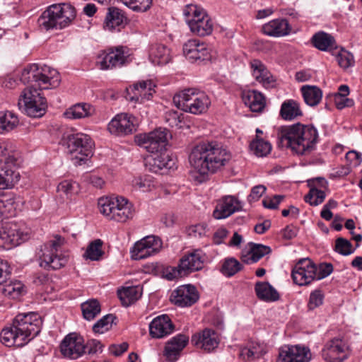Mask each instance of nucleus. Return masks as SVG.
Wrapping results in <instances>:
<instances>
[{
  "label": "nucleus",
  "mask_w": 362,
  "mask_h": 362,
  "mask_svg": "<svg viewBox=\"0 0 362 362\" xmlns=\"http://www.w3.org/2000/svg\"><path fill=\"white\" fill-rule=\"evenodd\" d=\"M279 114L284 120H293L301 117L303 112L299 103L295 100L289 99L281 104Z\"/></svg>",
  "instance_id": "obj_35"
},
{
  "label": "nucleus",
  "mask_w": 362,
  "mask_h": 362,
  "mask_svg": "<svg viewBox=\"0 0 362 362\" xmlns=\"http://www.w3.org/2000/svg\"><path fill=\"white\" fill-rule=\"evenodd\" d=\"M243 100L252 112H261L265 107L264 95L257 90L248 91L244 95Z\"/></svg>",
  "instance_id": "obj_40"
},
{
  "label": "nucleus",
  "mask_w": 362,
  "mask_h": 362,
  "mask_svg": "<svg viewBox=\"0 0 362 362\" xmlns=\"http://www.w3.org/2000/svg\"><path fill=\"white\" fill-rule=\"evenodd\" d=\"M138 121L132 115L121 113L117 115L108 124L107 129L111 134L117 136L131 134L136 131Z\"/></svg>",
  "instance_id": "obj_17"
},
{
  "label": "nucleus",
  "mask_w": 362,
  "mask_h": 362,
  "mask_svg": "<svg viewBox=\"0 0 362 362\" xmlns=\"http://www.w3.org/2000/svg\"><path fill=\"white\" fill-rule=\"evenodd\" d=\"M117 296L122 305L128 307L141 296V291L137 286H129L117 291Z\"/></svg>",
  "instance_id": "obj_42"
},
{
  "label": "nucleus",
  "mask_w": 362,
  "mask_h": 362,
  "mask_svg": "<svg viewBox=\"0 0 362 362\" xmlns=\"http://www.w3.org/2000/svg\"><path fill=\"white\" fill-rule=\"evenodd\" d=\"M149 54L152 62L158 65L165 64L170 61V50L164 45H152Z\"/></svg>",
  "instance_id": "obj_41"
},
{
  "label": "nucleus",
  "mask_w": 362,
  "mask_h": 362,
  "mask_svg": "<svg viewBox=\"0 0 362 362\" xmlns=\"http://www.w3.org/2000/svg\"><path fill=\"white\" fill-rule=\"evenodd\" d=\"M64 243V238L60 235H56L54 240L45 245L42 254L40 255V266L53 270L64 267L68 262L69 257L62 254L59 248Z\"/></svg>",
  "instance_id": "obj_11"
},
{
  "label": "nucleus",
  "mask_w": 362,
  "mask_h": 362,
  "mask_svg": "<svg viewBox=\"0 0 362 362\" xmlns=\"http://www.w3.org/2000/svg\"><path fill=\"white\" fill-rule=\"evenodd\" d=\"M278 137L282 146L289 148L297 155H307L315 148L318 133L313 125L296 124L281 127Z\"/></svg>",
  "instance_id": "obj_2"
},
{
  "label": "nucleus",
  "mask_w": 362,
  "mask_h": 362,
  "mask_svg": "<svg viewBox=\"0 0 362 362\" xmlns=\"http://www.w3.org/2000/svg\"><path fill=\"white\" fill-rule=\"evenodd\" d=\"M129 344L127 342H123L120 344H111L109 346V351L110 354L115 356H119L123 353L127 351Z\"/></svg>",
  "instance_id": "obj_62"
},
{
  "label": "nucleus",
  "mask_w": 362,
  "mask_h": 362,
  "mask_svg": "<svg viewBox=\"0 0 362 362\" xmlns=\"http://www.w3.org/2000/svg\"><path fill=\"white\" fill-rule=\"evenodd\" d=\"M250 148L256 156L263 157L271 152L272 145L259 136H256V139L250 143Z\"/></svg>",
  "instance_id": "obj_49"
},
{
  "label": "nucleus",
  "mask_w": 362,
  "mask_h": 362,
  "mask_svg": "<svg viewBox=\"0 0 362 362\" xmlns=\"http://www.w3.org/2000/svg\"><path fill=\"white\" fill-rule=\"evenodd\" d=\"M129 57L127 47H119L103 54L102 59L98 62L100 69L103 70L120 67L127 62Z\"/></svg>",
  "instance_id": "obj_27"
},
{
  "label": "nucleus",
  "mask_w": 362,
  "mask_h": 362,
  "mask_svg": "<svg viewBox=\"0 0 362 362\" xmlns=\"http://www.w3.org/2000/svg\"><path fill=\"white\" fill-rule=\"evenodd\" d=\"M173 100L177 108L194 115L204 112L211 104L206 93L195 88H187L176 93Z\"/></svg>",
  "instance_id": "obj_6"
},
{
  "label": "nucleus",
  "mask_w": 362,
  "mask_h": 362,
  "mask_svg": "<svg viewBox=\"0 0 362 362\" xmlns=\"http://www.w3.org/2000/svg\"><path fill=\"white\" fill-rule=\"evenodd\" d=\"M266 353L264 346L255 342H251L241 349L240 356L246 361L252 362L259 358Z\"/></svg>",
  "instance_id": "obj_43"
},
{
  "label": "nucleus",
  "mask_w": 362,
  "mask_h": 362,
  "mask_svg": "<svg viewBox=\"0 0 362 362\" xmlns=\"http://www.w3.org/2000/svg\"><path fill=\"white\" fill-rule=\"evenodd\" d=\"M311 42L315 47L321 51H327L336 47L334 37L323 31L315 33L313 36Z\"/></svg>",
  "instance_id": "obj_38"
},
{
  "label": "nucleus",
  "mask_w": 362,
  "mask_h": 362,
  "mask_svg": "<svg viewBox=\"0 0 362 362\" xmlns=\"http://www.w3.org/2000/svg\"><path fill=\"white\" fill-rule=\"evenodd\" d=\"M255 290L259 300L271 302L276 301L279 298V293L268 282H257Z\"/></svg>",
  "instance_id": "obj_37"
},
{
  "label": "nucleus",
  "mask_w": 362,
  "mask_h": 362,
  "mask_svg": "<svg viewBox=\"0 0 362 362\" xmlns=\"http://www.w3.org/2000/svg\"><path fill=\"white\" fill-rule=\"evenodd\" d=\"M188 341L189 337L185 334H179L173 337L165 347V356L167 360L170 362L176 361Z\"/></svg>",
  "instance_id": "obj_31"
},
{
  "label": "nucleus",
  "mask_w": 362,
  "mask_h": 362,
  "mask_svg": "<svg viewBox=\"0 0 362 362\" xmlns=\"http://www.w3.org/2000/svg\"><path fill=\"white\" fill-rule=\"evenodd\" d=\"M266 187L264 185H259L255 186L252 188L250 194L249 195V200L251 201H257L258 200L262 195L265 192Z\"/></svg>",
  "instance_id": "obj_64"
},
{
  "label": "nucleus",
  "mask_w": 362,
  "mask_h": 362,
  "mask_svg": "<svg viewBox=\"0 0 362 362\" xmlns=\"http://www.w3.org/2000/svg\"><path fill=\"white\" fill-rule=\"evenodd\" d=\"M21 160L17 152L0 146V189L12 188L19 180L17 171Z\"/></svg>",
  "instance_id": "obj_7"
},
{
  "label": "nucleus",
  "mask_w": 362,
  "mask_h": 362,
  "mask_svg": "<svg viewBox=\"0 0 362 362\" xmlns=\"http://www.w3.org/2000/svg\"><path fill=\"white\" fill-rule=\"evenodd\" d=\"M322 356L327 362L344 361L347 358L345 341L340 337L329 340L322 350Z\"/></svg>",
  "instance_id": "obj_22"
},
{
  "label": "nucleus",
  "mask_w": 362,
  "mask_h": 362,
  "mask_svg": "<svg viewBox=\"0 0 362 362\" xmlns=\"http://www.w3.org/2000/svg\"><path fill=\"white\" fill-rule=\"evenodd\" d=\"M103 244V243L100 239H96L91 242L87 247L83 257L92 261L99 260L104 254V252L102 250Z\"/></svg>",
  "instance_id": "obj_48"
},
{
  "label": "nucleus",
  "mask_w": 362,
  "mask_h": 362,
  "mask_svg": "<svg viewBox=\"0 0 362 362\" xmlns=\"http://www.w3.org/2000/svg\"><path fill=\"white\" fill-rule=\"evenodd\" d=\"M300 91L305 103L311 107L317 105L322 100V91L315 86H303Z\"/></svg>",
  "instance_id": "obj_39"
},
{
  "label": "nucleus",
  "mask_w": 362,
  "mask_h": 362,
  "mask_svg": "<svg viewBox=\"0 0 362 362\" xmlns=\"http://www.w3.org/2000/svg\"><path fill=\"white\" fill-rule=\"evenodd\" d=\"M18 117L11 112H0V134L13 129L18 124Z\"/></svg>",
  "instance_id": "obj_46"
},
{
  "label": "nucleus",
  "mask_w": 362,
  "mask_h": 362,
  "mask_svg": "<svg viewBox=\"0 0 362 362\" xmlns=\"http://www.w3.org/2000/svg\"><path fill=\"white\" fill-rule=\"evenodd\" d=\"M184 115L176 110H168L165 114V120L171 127L180 129L184 123Z\"/></svg>",
  "instance_id": "obj_52"
},
{
  "label": "nucleus",
  "mask_w": 362,
  "mask_h": 362,
  "mask_svg": "<svg viewBox=\"0 0 362 362\" xmlns=\"http://www.w3.org/2000/svg\"><path fill=\"white\" fill-rule=\"evenodd\" d=\"M322 302L323 295L320 291L316 290L310 293L308 307L309 310H314L317 307L322 305Z\"/></svg>",
  "instance_id": "obj_57"
},
{
  "label": "nucleus",
  "mask_w": 362,
  "mask_h": 362,
  "mask_svg": "<svg viewBox=\"0 0 362 362\" xmlns=\"http://www.w3.org/2000/svg\"><path fill=\"white\" fill-rule=\"evenodd\" d=\"M264 34L272 37H283L288 35L291 31V27L287 20L277 18L270 21L262 26Z\"/></svg>",
  "instance_id": "obj_33"
},
{
  "label": "nucleus",
  "mask_w": 362,
  "mask_h": 362,
  "mask_svg": "<svg viewBox=\"0 0 362 362\" xmlns=\"http://www.w3.org/2000/svg\"><path fill=\"white\" fill-rule=\"evenodd\" d=\"M346 159L351 167H357L362 161L361 154L355 151H349L346 154Z\"/></svg>",
  "instance_id": "obj_61"
},
{
  "label": "nucleus",
  "mask_w": 362,
  "mask_h": 362,
  "mask_svg": "<svg viewBox=\"0 0 362 362\" xmlns=\"http://www.w3.org/2000/svg\"><path fill=\"white\" fill-rule=\"evenodd\" d=\"M64 143L68 152L74 156L73 158L77 160L76 163L78 165L93 156L94 143L87 134L77 133L68 135L64 138Z\"/></svg>",
  "instance_id": "obj_12"
},
{
  "label": "nucleus",
  "mask_w": 362,
  "mask_h": 362,
  "mask_svg": "<svg viewBox=\"0 0 362 362\" xmlns=\"http://www.w3.org/2000/svg\"><path fill=\"white\" fill-rule=\"evenodd\" d=\"M98 204L100 212L110 220L124 223L134 216L132 204L124 197H101Z\"/></svg>",
  "instance_id": "obj_8"
},
{
  "label": "nucleus",
  "mask_w": 362,
  "mask_h": 362,
  "mask_svg": "<svg viewBox=\"0 0 362 362\" xmlns=\"http://www.w3.org/2000/svg\"><path fill=\"white\" fill-rule=\"evenodd\" d=\"M317 265L310 258L299 259L293 267L291 276L299 286H307L316 280Z\"/></svg>",
  "instance_id": "obj_14"
},
{
  "label": "nucleus",
  "mask_w": 362,
  "mask_h": 362,
  "mask_svg": "<svg viewBox=\"0 0 362 362\" xmlns=\"http://www.w3.org/2000/svg\"><path fill=\"white\" fill-rule=\"evenodd\" d=\"M334 250L344 256H347L354 252V249L351 242L344 238H338L335 240Z\"/></svg>",
  "instance_id": "obj_56"
},
{
  "label": "nucleus",
  "mask_w": 362,
  "mask_h": 362,
  "mask_svg": "<svg viewBox=\"0 0 362 362\" xmlns=\"http://www.w3.org/2000/svg\"><path fill=\"white\" fill-rule=\"evenodd\" d=\"M156 85L151 80L141 81L127 88V100L136 103H144L152 99Z\"/></svg>",
  "instance_id": "obj_18"
},
{
  "label": "nucleus",
  "mask_w": 362,
  "mask_h": 362,
  "mask_svg": "<svg viewBox=\"0 0 362 362\" xmlns=\"http://www.w3.org/2000/svg\"><path fill=\"white\" fill-rule=\"evenodd\" d=\"M325 197V192L314 186L310 187L309 192L305 196L304 200L311 206H317L324 202Z\"/></svg>",
  "instance_id": "obj_51"
},
{
  "label": "nucleus",
  "mask_w": 362,
  "mask_h": 362,
  "mask_svg": "<svg viewBox=\"0 0 362 362\" xmlns=\"http://www.w3.org/2000/svg\"><path fill=\"white\" fill-rule=\"evenodd\" d=\"M183 53L192 62L200 63L211 59V52L206 44L197 40H188L183 46Z\"/></svg>",
  "instance_id": "obj_23"
},
{
  "label": "nucleus",
  "mask_w": 362,
  "mask_h": 362,
  "mask_svg": "<svg viewBox=\"0 0 362 362\" xmlns=\"http://www.w3.org/2000/svg\"><path fill=\"white\" fill-rule=\"evenodd\" d=\"M243 269V265L235 258L226 259L222 264L221 272L228 277H230Z\"/></svg>",
  "instance_id": "obj_50"
},
{
  "label": "nucleus",
  "mask_w": 362,
  "mask_h": 362,
  "mask_svg": "<svg viewBox=\"0 0 362 362\" xmlns=\"http://www.w3.org/2000/svg\"><path fill=\"white\" fill-rule=\"evenodd\" d=\"M206 259V254L201 249H194L182 257L177 267L171 268L166 274L169 280L182 278L192 272L201 270Z\"/></svg>",
  "instance_id": "obj_10"
},
{
  "label": "nucleus",
  "mask_w": 362,
  "mask_h": 362,
  "mask_svg": "<svg viewBox=\"0 0 362 362\" xmlns=\"http://www.w3.org/2000/svg\"><path fill=\"white\" fill-rule=\"evenodd\" d=\"M334 103L339 110H341L346 107H351L354 105L353 100L340 95L334 96Z\"/></svg>",
  "instance_id": "obj_63"
},
{
  "label": "nucleus",
  "mask_w": 362,
  "mask_h": 362,
  "mask_svg": "<svg viewBox=\"0 0 362 362\" xmlns=\"http://www.w3.org/2000/svg\"><path fill=\"white\" fill-rule=\"evenodd\" d=\"M75 8L69 4H55L49 6L39 17L40 27L46 30L62 29L76 18Z\"/></svg>",
  "instance_id": "obj_4"
},
{
  "label": "nucleus",
  "mask_w": 362,
  "mask_h": 362,
  "mask_svg": "<svg viewBox=\"0 0 362 362\" xmlns=\"http://www.w3.org/2000/svg\"><path fill=\"white\" fill-rule=\"evenodd\" d=\"M135 141L151 153L165 151L167 134L165 130L156 129L148 134L136 136Z\"/></svg>",
  "instance_id": "obj_15"
},
{
  "label": "nucleus",
  "mask_w": 362,
  "mask_h": 362,
  "mask_svg": "<svg viewBox=\"0 0 362 362\" xmlns=\"http://www.w3.org/2000/svg\"><path fill=\"white\" fill-rule=\"evenodd\" d=\"M174 329V325L168 315L155 317L149 325V334L153 338H163L169 335Z\"/></svg>",
  "instance_id": "obj_30"
},
{
  "label": "nucleus",
  "mask_w": 362,
  "mask_h": 362,
  "mask_svg": "<svg viewBox=\"0 0 362 362\" xmlns=\"http://www.w3.org/2000/svg\"><path fill=\"white\" fill-rule=\"evenodd\" d=\"M161 240L159 238L151 235L146 236L136 242L131 250L134 259H142L156 254L161 247Z\"/></svg>",
  "instance_id": "obj_20"
},
{
  "label": "nucleus",
  "mask_w": 362,
  "mask_h": 362,
  "mask_svg": "<svg viewBox=\"0 0 362 362\" xmlns=\"http://www.w3.org/2000/svg\"><path fill=\"white\" fill-rule=\"evenodd\" d=\"M250 249L246 255H243L242 261L246 264H252L258 262L266 255L271 252L272 250L269 246L262 244L250 243Z\"/></svg>",
  "instance_id": "obj_36"
},
{
  "label": "nucleus",
  "mask_w": 362,
  "mask_h": 362,
  "mask_svg": "<svg viewBox=\"0 0 362 362\" xmlns=\"http://www.w3.org/2000/svg\"><path fill=\"white\" fill-rule=\"evenodd\" d=\"M310 349L300 345L284 346L279 351L277 362H309Z\"/></svg>",
  "instance_id": "obj_24"
},
{
  "label": "nucleus",
  "mask_w": 362,
  "mask_h": 362,
  "mask_svg": "<svg viewBox=\"0 0 362 362\" xmlns=\"http://www.w3.org/2000/svg\"><path fill=\"white\" fill-rule=\"evenodd\" d=\"M240 209V203L234 197L227 196L217 204L213 216L216 219L226 218Z\"/></svg>",
  "instance_id": "obj_32"
},
{
  "label": "nucleus",
  "mask_w": 362,
  "mask_h": 362,
  "mask_svg": "<svg viewBox=\"0 0 362 362\" xmlns=\"http://www.w3.org/2000/svg\"><path fill=\"white\" fill-rule=\"evenodd\" d=\"M20 102L24 104V110L30 117L38 118L42 117L47 108L46 98L42 95L36 88L26 87L21 95ZM21 104V103H19Z\"/></svg>",
  "instance_id": "obj_13"
},
{
  "label": "nucleus",
  "mask_w": 362,
  "mask_h": 362,
  "mask_svg": "<svg viewBox=\"0 0 362 362\" xmlns=\"http://www.w3.org/2000/svg\"><path fill=\"white\" fill-rule=\"evenodd\" d=\"M8 279L9 277L6 282L2 284H4L2 293L8 298H18L23 293L24 286L20 281L11 280L8 281Z\"/></svg>",
  "instance_id": "obj_45"
},
{
  "label": "nucleus",
  "mask_w": 362,
  "mask_h": 362,
  "mask_svg": "<svg viewBox=\"0 0 362 362\" xmlns=\"http://www.w3.org/2000/svg\"><path fill=\"white\" fill-rule=\"evenodd\" d=\"M125 6L135 11L145 12L151 5L152 0H120Z\"/></svg>",
  "instance_id": "obj_54"
},
{
  "label": "nucleus",
  "mask_w": 362,
  "mask_h": 362,
  "mask_svg": "<svg viewBox=\"0 0 362 362\" xmlns=\"http://www.w3.org/2000/svg\"><path fill=\"white\" fill-rule=\"evenodd\" d=\"M161 240L159 238L151 235L146 236L136 242L131 250L134 259H142L156 254L161 247Z\"/></svg>",
  "instance_id": "obj_19"
},
{
  "label": "nucleus",
  "mask_w": 362,
  "mask_h": 362,
  "mask_svg": "<svg viewBox=\"0 0 362 362\" xmlns=\"http://www.w3.org/2000/svg\"><path fill=\"white\" fill-rule=\"evenodd\" d=\"M42 320L36 313H20L12 325L1 332V341L6 346H23L40 332Z\"/></svg>",
  "instance_id": "obj_3"
},
{
  "label": "nucleus",
  "mask_w": 362,
  "mask_h": 362,
  "mask_svg": "<svg viewBox=\"0 0 362 362\" xmlns=\"http://www.w3.org/2000/svg\"><path fill=\"white\" fill-rule=\"evenodd\" d=\"M83 339L75 333L69 334L60 344L62 354L70 359H76L85 352Z\"/></svg>",
  "instance_id": "obj_25"
},
{
  "label": "nucleus",
  "mask_w": 362,
  "mask_h": 362,
  "mask_svg": "<svg viewBox=\"0 0 362 362\" xmlns=\"http://www.w3.org/2000/svg\"><path fill=\"white\" fill-rule=\"evenodd\" d=\"M11 274V271L8 262L0 258V284L6 282Z\"/></svg>",
  "instance_id": "obj_60"
},
{
  "label": "nucleus",
  "mask_w": 362,
  "mask_h": 362,
  "mask_svg": "<svg viewBox=\"0 0 362 362\" xmlns=\"http://www.w3.org/2000/svg\"><path fill=\"white\" fill-rule=\"evenodd\" d=\"M115 319H116V317L113 315H106L94 324L93 331L95 333H104L112 327V323Z\"/></svg>",
  "instance_id": "obj_53"
},
{
  "label": "nucleus",
  "mask_w": 362,
  "mask_h": 362,
  "mask_svg": "<svg viewBox=\"0 0 362 362\" xmlns=\"http://www.w3.org/2000/svg\"><path fill=\"white\" fill-rule=\"evenodd\" d=\"M21 81L23 83H30V86L42 89L57 87L60 82L59 73L57 70L47 66L39 67L36 64H30L24 69Z\"/></svg>",
  "instance_id": "obj_5"
},
{
  "label": "nucleus",
  "mask_w": 362,
  "mask_h": 362,
  "mask_svg": "<svg viewBox=\"0 0 362 362\" xmlns=\"http://www.w3.org/2000/svg\"><path fill=\"white\" fill-rule=\"evenodd\" d=\"M183 14L193 34L204 37L212 33V21L203 8L194 4H189L184 8Z\"/></svg>",
  "instance_id": "obj_9"
},
{
  "label": "nucleus",
  "mask_w": 362,
  "mask_h": 362,
  "mask_svg": "<svg viewBox=\"0 0 362 362\" xmlns=\"http://www.w3.org/2000/svg\"><path fill=\"white\" fill-rule=\"evenodd\" d=\"M126 17L124 13L117 8L110 7L106 14L104 21V28L109 30H120V28L123 26Z\"/></svg>",
  "instance_id": "obj_34"
},
{
  "label": "nucleus",
  "mask_w": 362,
  "mask_h": 362,
  "mask_svg": "<svg viewBox=\"0 0 362 362\" xmlns=\"http://www.w3.org/2000/svg\"><path fill=\"white\" fill-rule=\"evenodd\" d=\"M57 192L63 193L67 198L71 197L78 192V185L71 180H63L57 186Z\"/></svg>",
  "instance_id": "obj_55"
},
{
  "label": "nucleus",
  "mask_w": 362,
  "mask_h": 362,
  "mask_svg": "<svg viewBox=\"0 0 362 362\" xmlns=\"http://www.w3.org/2000/svg\"><path fill=\"white\" fill-rule=\"evenodd\" d=\"M175 165V159L166 151L151 153L145 158L146 170L154 173L164 174Z\"/></svg>",
  "instance_id": "obj_16"
},
{
  "label": "nucleus",
  "mask_w": 362,
  "mask_h": 362,
  "mask_svg": "<svg viewBox=\"0 0 362 362\" xmlns=\"http://www.w3.org/2000/svg\"><path fill=\"white\" fill-rule=\"evenodd\" d=\"M83 317L87 320H93L100 313V305L96 299L88 300L81 305Z\"/></svg>",
  "instance_id": "obj_47"
},
{
  "label": "nucleus",
  "mask_w": 362,
  "mask_h": 362,
  "mask_svg": "<svg viewBox=\"0 0 362 362\" xmlns=\"http://www.w3.org/2000/svg\"><path fill=\"white\" fill-rule=\"evenodd\" d=\"M93 108L91 105L83 103L77 104L65 112V115L69 119H81L92 115Z\"/></svg>",
  "instance_id": "obj_44"
},
{
  "label": "nucleus",
  "mask_w": 362,
  "mask_h": 362,
  "mask_svg": "<svg viewBox=\"0 0 362 362\" xmlns=\"http://www.w3.org/2000/svg\"><path fill=\"white\" fill-rule=\"evenodd\" d=\"M284 199L283 195H274L273 197H266L262 200V204L265 208L276 209L279 204Z\"/></svg>",
  "instance_id": "obj_59"
},
{
  "label": "nucleus",
  "mask_w": 362,
  "mask_h": 362,
  "mask_svg": "<svg viewBox=\"0 0 362 362\" xmlns=\"http://www.w3.org/2000/svg\"><path fill=\"white\" fill-rule=\"evenodd\" d=\"M232 159V153L217 141H203L196 145L189 155V161L199 174L221 172Z\"/></svg>",
  "instance_id": "obj_1"
},
{
  "label": "nucleus",
  "mask_w": 362,
  "mask_h": 362,
  "mask_svg": "<svg viewBox=\"0 0 362 362\" xmlns=\"http://www.w3.org/2000/svg\"><path fill=\"white\" fill-rule=\"evenodd\" d=\"M28 238V234L21 231L15 224L6 223L0 227V247L8 249Z\"/></svg>",
  "instance_id": "obj_21"
},
{
  "label": "nucleus",
  "mask_w": 362,
  "mask_h": 362,
  "mask_svg": "<svg viewBox=\"0 0 362 362\" xmlns=\"http://www.w3.org/2000/svg\"><path fill=\"white\" fill-rule=\"evenodd\" d=\"M250 65L253 77L264 88L270 89L276 86V78L260 60L253 59L250 62Z\"/></svg>",
  "instance_id": "obj_28"
},
{
  "label": "nucleus",
  "mask_w": 362,
  "mask_h": 362,
  "mask_svg": "<svg viewBox=\"0 0 362 362\" xmlns=\"http://www.w3.org/2000/svg\"><path fill=\"white\" fill-rule=\"evenodd\" d=\"M191 341L193 345L207 352L214 351L219 344L218 334L211 329H205L202 333L193 335Z\"/></svg>",
  "instance_id": "obj_29"
},
{
  "label": "nucleus",
  "mask_w": 362,
  "mask_h": 362,
  "mask_svg": "<svg viewBox=\"0 0 362 362\" xmlns=\"http://www.w3.org/2000/svg\"><path fill=\"white\" fill-rule=\"evenodd\" d=\"M332 272L333 266L331 263L320 264L316 272V280H320L328 276Z\"/></svg>",
  "instance_id": "obj_58"
},
{
  "label": "nucleus",
  "mask_w": 362,
  "mask_h": 362,
  "mask_svg": "<svg viewBox=\"0 0 362 362\" xmlns=\"http://www.w3.org/2000/svg\"><path fill=\"white\" fill-rule=\"evenodd\" d=\"M199 299V294L194 286L183 285L173 291L170 300L180 307H188L194 304Z\"/></svg>",
  "instance_id": "obj_26"
}]
</instances>
